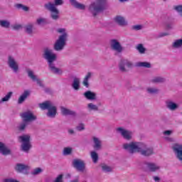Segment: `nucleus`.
<instances>
[{"label": "nucleus", "mask_w": 182, "mask_h": 182, "mask_svg": "<svg viewBox=\"0 0 182 182\" xmlns=\"http://www.w3.org/2000/svg\"><path fill=\"white\" fill-rule=\"evenodd\" d=\"M18 140L22 143L21 147V151L25 153H29V150L32 148V144H31V135L24 134L18 136Z\"/></svg>", "instance_id": "obj_7"}, {"label": "nucleus", "mask_w": 182, "mask_h": 182, "mask_svg": "<svg viewBox=\"0 0 182 182\" xmlns=\"http://www.w3.org/2000/svg\"><path fill=\"white\" fill-rule=\"evenodd\" d=\"M159 92L160 90L155 87H148L146 88V93H148V95H159Z\"/></svg>", "instance_id": "obj_28"}, {"label": "nucleus", "mask_w": 182, "mask_h": 182, "mask_svg": "<svg viewBox=\"0 0 182 182\" xmlns=\"http://www.w3.org/2000/svg\"><path fill=\"white\" fill-rule=\"evenodd\" d=\"M109 45L112 50H114L117 53H122L123 52V46L120 44V42L116 39H112L109 41Z\"/></svg>", "instance_id": "obj_11"}, {"label": "nucleus", "mask_w": 182, "mask_h": 182, "mask_svg": "<svg viewBox=\"0 0 182 182\" xmlns=\"http://www.w3.org/2000/svg\"><path fill=\"white\" fill-rule=\"evenodd\" d=\"M166 140H168V141H173V139L168 138V137H165Z\"/></svg>", "instance_id": "obj_57"}, {"label": "nucleus", "mask_w": 182, "mask_h": 182, "mask_svg": "<svg viewBox=\"0 0 182 182\" xmlns=\"http://www.w3.org/2000/svg\"><path fill=\"white\" fill-rule=\"evenodd\" d=\"M26 73L28 74V77L33 80V82H36L37 85L40 86V87H45V85L42 82L41 79L38 78V76L35 75L33 71L31 69H27Z\"/></svg>", "instance_id": "obj_13"}, {"label": "nucleus", "mask_w": 182, "mask_h": 182, "mask_svg": "<svg viewBox=\"0 0 182 182\" xmlns=\"http://www.w3.org/2000/svg\"><path fill=\"white\" fill-rule=\"evenodd\" d=\"M145 165L146 166V168L151 173H156V171H159V170H160V166L154 163L145 162Z\"/></svg>", "instance_id": "obj_16"}, {"label": "nucleus", "mask_w": 182, "mask_h": 182, "mask_svg": "<svg viewBox=\"0 0 182 182\" xmlns=\"http://www.w3.org/2000/svg\"><path fill=\"white\" fill-rule=\"evenodd\" d=\"M15 8H16V9H22V11H24V12H28V11H29V7H28L22 4H15Z\"/></svg>", "instance_id": "obj_34"}, {"label": "nucleus", "mask_w": 182, "mask_h": 182, "mask_svg": "<svg viewBox=\"0 0 182 182\" xmlns=\"http://www.w3.org/2000/svg\"><path fill=\"white\" fill-rule=\"evenodd\" d=\"M72 166L77 171H80L81 173H85V171H86V164L85 163V161L80 159H73Z\"/></svg>", "instance_id": "obj_9"}, {"label": "nucleus", "mask_w": 182, "mask_h": 182, "mask_svg": "<svg viewBox=\"0 0 182 182\" xmlns=\"http://www.w3.org/2000/svg\"><path fill=\"white\" fill-rule=\"evenodd\" d=\"M92 75H93V73H92L91 72H89L87 73V75H85V77L82 81L83 86H85V87H89V86H90L89 79H90V77H92Z\"/></svg>", "instance_id": "obj_27"}, {"label": "nucleus", "mask_w": 182, "mask_h": 182, "mask_svg": "<svg viewBox=\"0 0 182 182\" xmlns=\"http://www.w3.org/2000/svg\"><path fill=\"white\" fill-rule=\"evenodd\" d=\"M22 28V26H21V24H16L14 26H13V29H14V31H19V29Z\"/></svg>", "instance_id": "obj_47"}, {"label": "nucleus", "mask_w": 182, "mask_h": 182, "mask_svg": "<svg viewBox=\"0 0 182 182\" xmlns=\"http://www.w3.org/2000/svg\"><path fill=\"white\" fill-rule=\"evenodd\" d=\"M164 136H170V135L173 134V131H171V130L164 131Z\"/></svg>", "instance_id": "obj_48"}, {"label": "nucleus", "mask_w": 182, "mask_h": 182, "mask_svg": "<svg viewBox=\"0 0 182 182\" xmlns=\"http://www.w3.org/2000/svg\"><path fill=\"white\" fill-rule=\"evenodd\" d=\"M36 23H37V25H39L40 26L42 25H45V24H46V18H37Z\"/></svg>", "instance_id": "obj_42"}, {"label": "nucleus", "mask_w": 182, "mask_h": 182, "mask_svg": "<svg viewBox=\"0 0 182 182\" xmlns=\"http://www.w3.org/2000/svg\"><path fill=\"white\" fill-rule=\"evenodd\" d=\"M153 180L155 181V182H160L161 181V178L157 176H153Z\"/></svg>", "instance_id": "obj_50"}, {"label": "nucleus", "mask_w": 182, "mask_h": 182, "mask_svg": "<svg viewBox=\"0 0 182 182\" xmlns=\"http://www.w3.org/2000/svg\"><path fill=\"white\" fill-rule=\"evenodd\" d=\"M136 49L139 52V53H141V54L145 53L146 52V49L143 46V44H138L136 46Z\"/></svg>", "instance_id": "obj_43"}, {"label": "nucleus", "mask_w": 182, "mask_h": 182, "mask_svg": "<svg viewBox=\"0 0 182 182\" xmlns=\"http://www.w3.org/2000/svg\"><path fill=\"white\" fill-rule=\"evenodd\" d=\"M21 117L23 119V122H35L36 120V116L31 111H27L21 114Z\"/></svg>", "instance_id": "obj_14"}, {"label": "nucleus", "mask_w": 182, "mask_h": 182, "mask_svg": "<svg viewBox=\"0 0 182 182\" xmlns=\"http://www.w3.org/2000/svg\"><path fill=\"white\" fill-rule=\"evenodd\" d=\"M119 2H121L122 4H123V2H129V0H118Z\"/></svg>", "instance_id": "obj_54"}, {"label": "nucleus", "mask_w": 182, "mask_h": 182, "mask_svg": "<svg viewBox=\"0 0 182 182\" xmlns=\"http://www.w3.org/2000/svg\"><path fill=\"white\" fill-rule=\"evenodd\" d=\"M0 151H1V142H0Z\"/></svg>", "instance_id": "obj_58"}, {"label": "nucleus", "mask_w": 182, "mask_h": 182, "mask_svg": "<svg viewBox=\"0 0 182 182\" xmlns=\"http://www.w3.org/2000/svg\"><path fill=\"white\" fill-rule=\"evenodd\" d=\"M166 28L167 29H173V24H167Z\"/></svg>", "instance_id": "obj_52"}, {"label": "nucleus", "mask_w": 182, "mask_h": 182, "mask_svg": "<svg viewBox=\"0 0 182 182\" xmlns=\"http://www.w3.org/2000/svg\"><path fill=\"white\" fill-rule=\"evenodd\" d=\"M70 182H79V178L72 180V181H70Z\"/></svg>", "instance_id": "obj_55"}, {"label": "nucleus", "mask_w": 182, "mask_h": 182, "mask_svg": "<svg viewBox=\"0 0 182 182\" xmlns=\"http://www.w3.org/2000/svg\"><path fill=\"white\" fill-rule=\"evenodd\" d=\"M88 9L92 16H97L98 14L106 11V0H96L90 4Z\"/></svg>", "instance_id": "obj_5"}, {"label": "nucleus", "mask_w": 182, "mask_h": 182, "mask_svg": "<svg viewBox=\"0 0 182 182\" xmlns=\"http://www.w3.org/2000/svg\"><path fill=\"white\" fill-rule=\"evenodd\" d=\"M28 122L23 121L21 124H19L18 129L20 132H23L26 129V126H28Z\"/></svg>", "instance_id": "obj_38"}, {"label": "nucleus", "mask_w": 182, "mask_h": 182, "mask_svg": "<svg viewBox=\"0 0 182 182\" xmlns=\"http://www.w3.org/2000/svg\"><path fill=\"white\" fill-rule=\"evenodd\" d=\"M122 148L129 154H134V153H140L144 157H150L154 154V149L153 147L149 146L143 142L132 141L125 143L122 145Z\"/></svg>", "instance_id": "obj_1"}, {"label": "nucleus", "mask_w": 182, "mask_h": 182, "mask_svg": "<svg viewBox=\"0 0 182 182\" xmlns=\"http://www.w3.org/2000/svg\"><path fill=\"white\" fill-rule=\"evenodd\" d=\"M173 48L175 49H178V48H181L182 46V39H178L175 41V42L172 45Z\"/></svg>", "instance_id": "obj_36"}, {"label": "nucleus", "mask_w": 182, "mask_h": 182, "mask_svg": "<svg viewBox=\"0 0 182 182\" xmlns=\"http://www.w3.org/2000/svg\"><path fill=\"white\" fill-rule=\"evenodd\" d=\"M7 65L10 69L14 73H19V63H18V61L14 58V56L9 55L8 60H7Z\"/></svg>", "instance_id": "obj_10"}, {"label": "nucleus", "mask_w": 182, "mask_h": 182, "mask_svg": "<svg viewBox=\"0 0 182 182\" xmlns=\"http://www.w3.org/2000/svg\"><path fill=\"white\" fill-rule=\"evenodd\" d=\"M45 92H46V93H49V92H50V89H49V88H46V89H45Z\"/></svg>", "instance_id": "obj_56"}, {"label": "nucleus", "mask_w": 182, "mask_h": 182, "mask_svg": "<svg viewBox=\"0 0 182 182\" xmlns=\"http://www.w3.org/2000/svg\"><path fill=\"white\" fill-rule=\"evenodd\" d=\"M116 132H117V134L121 135V137L124 140L130 141V140H132V139H133V132L129 129H126L124 127L116 128Z\"/></svg>", "instance_id": "obj_8"}, {"label": "nucleus", "mask_w": 182, "mask_h": 182, "mask_svg": "<svg viewBox=\"0 0 182 182\" xmlns=\"http://www.w3.org/2000/svg\"><path fill=\"white\" fill-rule=\"evenodd\" d=\"M168 35H170V33H160L159 35V38H163L164 36H168Z\"/></svg>", "instance_id": "obj_51"}, {"label": "nucleus", "mask_w": 182, "mask_h": 182, "mask_svg": "<svg viewBox=\"0 0 182 182\" xmlns=\"http://www.w3.org/2000/svg\"><path fill=\"white\" fill-rule=\"evenodd\" d=\"M176 159L182 163V144H175L172 147Z\"/></svg>", "instance_id": "obj_15"}, {"label": "nucleus", "mask_w": 182, "mask_h": 182, "mask_svg": "<svg viewBox=\"0 0 182 182\" xmlns=\"http://www.w3.org/2000/svg\"><path fill=\"white\" fill-rule=\"evenodd\" d=\"M65 2L63 0H54V3L48 1L44 4V8L50 12V18L53 21H58L60 18V11L56 6H62Z\"/></svg>", "instance_id": "obj_3"}, {"label": "nucleus", "mask_w": 182, "mask_h": 182, "mask_svg": "<svg viewBox=\"0 0 182 182\" xmlns=\"http://www.w3.org/2000/svg\"><path fill=\"white\" fill-rule=\"evenodd\" d=\"M57 32L63 34L59 36L58 38L55 41V43L53 45V49L56 52H61V50L65 49V46H66V42H68L69 34L66 32L65 28H58Z\"/></svg>", "instance_id": "obj_4"}, {"label": "nucleus", "mask_w": 182, "mask_h": 182, "mask_svg": "<svg viewBox=\"0 0 182 182\" xmlns=\"http://www.w3.org/2000/svg\"><path fill=\"white\" fill-rule=\"evenodd\" d=\"M166 107L168 109V110H171V112H176V110L178 109V104L171 100H168L166 101Z\"/></svg>", "instance_id": "obj_18"}, {"label": "nucleus", "mask_w": 182, "mask_h": 182, "mask_svg": "<svg viewBox=\"0 0 182 182\" xmlns=\"http://www.w3.org/2000/svg\"><path fill=\"white\" fill-rule=\"evenodd\" d=\"M29 95H31V92L28 90H25L23 93L18 97V104L22 105L26 99H28Z\"/></svg>", "instance_id": "obj_25"}, {"label": "nucleus", "mask_w": 182, "mask_h": 182, "mask_svg": "<svg viewBox=\"0 0 182 182\" xmlns=\"http://www.w3.org/2000/svg\"><path fill=\"white\" fill-rule=\"evenodd\" d=\"M43 170L41 168H36L31 171L32 176H38L42 173Z\"/></svg>", "instance_id": "obj_39"}, {"label": "nucleus", "mask_w": 182, "mask_h": 182, "mask_svg": "<svg viewBox=\"0 0 182 182\" xmlns=\"http://www.w3.org/2000/svg\"><path fill=\"white\" fill-rule=\"evenodd\" d=\"M63 154V156H69V155L72 154V148H70V147L64 148Z\"/></svg>", "instance_id": "obj_40"}, {"label": "nucleus", "mask_w": 182, "mask_h": 182, "mask_svg": "<svg viewBox=\"0 0 182 182\" xmlns=\"http://www.w3.org/2000/svg\"><path fill=\"white\" fill-rule=\"evenodd\" d=\"M4 182H19L14 178H6L4 180Z\"/></svg>", "instance_id": "obj_49"}, {"label": "nucleus", "mask_w": 182, "mask_h": 182, "mask_svg": "<svg viewBox=\"0 0 182 182\" xmlns=\"http://www.w3.org/2000/svg\"><path fill=\"white\" fill-rule=\"evenodd\" d=\"M84 96L87 100H96V93L94 92H92L90 90H88L85 92L84 94Z\"/></svg>", "instance_id": "obj_26"}, {"label": "nucleus", "mask_w": 182, "mask_h": 182, "mask_svg": "<svg viewBox=\"0 0 182 182\" xmlns=\"http://www.w3.org/2000/svg\"><path fill=\"white\" fill-rule=\"evenodd\" d=\"M29 166L25 165L23 164H17L15 167V170L18 173H23V171H28L29 170Z\"/></svg>", "instance_id": "obj_22"}, {"label": "nucleus", "mask_w": 182, "mask_h": 182, "mask_svg": "<svg viewBox=\"0 0 182 182\" xmlns=\"http://www.w3.org/2000/svg\"><path fill=\"white\" fill-rule=\"evenodd\" d=\"M90 157L93 161V163L96 164L97 161H99V154L96 151H92L90 152Z\"/></svg>", "instance_id": "obj_33"}, {"label": "nucleus", "mask_w": 182, "mask_h": 182, "mask_svg": "<svg viewBox=\"0 0 182 182\" xmlns=\"http://www.w3.org/2000/svg\"><path fill=\"white\" fill-rule=\"evenodd\" d=\"M151 83H164L166 82V78L163 77H154L151 80Z\"/></svg>", "instance_id": "obj_32"}, {"label": "nucleus", "mask_w": 182, "mask_h": 182, "mask_svg": "<svg viewBox=\"0 0 182 182\" xmlns=\"http://www.w3.org/2000/svg\"><path fill=\"white\" fill-rule=\"evenodd\" d=\"M1 154L3 156H10V154H12V151L5 144L1 143Z\"/></svg>", "instance_id": "obj_21"}, {"label": "nucleus", "mask_w": 182, "mask_h": 182, "mask_svg": "<svg viewBox=\"0 0 182 182\" xmlns=\"http://www.w3.org/2000/svg\"><path fill=\"white\" fill-rule=\"evenodd\" d=\"M100 167L104 173H112V171H113V168L107 164H102Z\"/></svg>", "instance_id": "obj_30"}, {"label": "nucleus", "mask_w": 182, "mask_h": 182, "mask_svg": "<svg viewBox=\"0 0 182 182\" xmlns=\"http://www.w3.org/2000/svg\"><path fill=\"white\" fill-rule=\"evenodd\" d=\"M126 67L129 68V69H132V68H133V63L127 59H122L119 65V70L121 72H127Z\"/></svg>", "instance_id": "obj_12"}, {"label": "nucleus", "mask_w": 182, "mask_h": 182, "mask_svg": "<svg viewBox=\"0 0 182 182\" xmlns=\"http://www.w3.org/2000/svg\"><path fill=\"white\" fill-rule=\"evenodd\" d=\"M69 134H75V130L73 129H68Z\"/></svg>", "instance_id": "obj_53"}, {"label": "nucleus", "mask_w": 182, "mask_h": 182, "mask_svg": "<svg viewBox=\"0 0 182 182\" xmlns=\"http://www.w3.org/2000/svg\"><path fill=\"white\" fill-rule=\"evenodd\" d=\"M174 9L176 12H178L180 16H182V6L181 5L175 6Z\"/></svg>", "instance_id": "obj_44"}, {"label": "nucleus", "mask_w": 182, "mask_h": 182, "mask_svg": "<svg viewBox=\"0 0 182 182\" xmlns=\"http://www.w3.org/2000/svg\"><path fill=\"white\" fill-rule=\"evenodd\" d=\"M70 2L71 5L77 9H81L82 11H85V9H86V6H85V4L77 2L76 0H70Z\"/></svg>", "instance_id": "obj_24"}, {"label": "nucleus", "mask_w": 182, "mask_h": 182, "mask_svg": "<svg viewBox=\"0 0 182 182\" xmlns=\"http://www.w3.org/2000/svg\"><path fill=\"white\" fill-rule=\"evenodd\" d=\"M12 95H14V92H9L7 93V95L1 99V102H8L9 101V99L12 97Z\"/></svg>", "instance_id": "obj_41"}, {"label": "nucleus", "mask_w": 182, "mask_h": 182, "mask_svg": "<svg viewBox=\"0 0 182 182\" xmlns=\"http://www.w3.org/2000/svg\"><path fill=\"white\" fill-rule=\"evenodd\" d=\"M92 140H93V149L95 151H100V149H102V141H100V139H99V138L96 137V136H93L92 137Z\"/></svg>", "instance_id": "obj_19"}, {"label": "nucleus", "mask_w": 182, "mask_h": 182, "mask_svg": "<svg viewBox=\"0 0 182 182\" xmlns=\"http://www.w3.org/2000/svg\"><path fill=\"white\" fill-rule=\"evenodd\" d=\"M132 29H133V31H141L143 26L141 25H134L132 26Z\"/></svg>", "instance_id": "obj_45"}, {"label": "nucleus", "mask_w": 182, "mask_h": 182, "mask_svg": "<svg viewBox=\"0 0 182 182\" xmlns=\"http://www.w3.org/2000/svg\"><path fill=\"white\" fill-rule=\"evenodd\" d=\"M76 129L78 132H82L83 130H85V124H80L78 126L76 127Z\"/></svg>", "instance_id": "obj_46"}, {"label": "nucleus", "mask_w": 182, "mask_h": 182, "mask_svg": "<svg viewBox=\"0 0 182 182\" xmlns=\"http://www.w3.org/2000/svg\"><path fill=\"white\" fill-rule=\"evenodd\" d=\"M87 109L90 110V111H92L93 110L94 112H97L99 111V107H97V105L93 104V103H89L87 104Z\"/></svg>", "instance_id": "obj_35"}, {"label": "nucleus", "mask_w": 182, "mask_h": 182, "mask_svg": "<svg viewBox=\"0 0 182 182\" xmlns=\"http://www.w3.org/2000/svg\"><path fill=\"white\" fill-rule=\"evenodd\" d=\"M136 68H146L150 69L151 68V64L149 62H138L135 64Z\"/></svg>", "instance_id": "obj_29"}, {"label": "nucleus", "mask_w": 182, "mask_h": 182, "mask_svg": "<svg viewBox=\"0 0 182 182\" xmlns=\"http://www.w3.org/2000/svg\"><path fill=\"white\" fill-rule=\"evenodd\" d=\"M60 110L63 116H73V117H76L77 116L76 112L65 108V107H61Z\"/></svg>", "instance_id": "obj_17"}, {"label": "nucleus", "mask_w": 182, "mask_h": 182, "mask_svg": "<svg viewBox=\"0 0 182 182\" xmlns=\"http://www.w3.org/2000/svg\"><path fill=\"white\" fill-rule=\"evenodd\" d=\"M25 32L27 35H32L33 33V24H28L24 27Z\"/></svg>", "instance_id": "obj_31"}, {"label": "nucleus", "mask_w": 182, "mask_h": 182, "mask_svg": "<svg viewBox=\"0 0 182 182\" xmlns=\"http://www.w3.org/2000/svg\"><path fill=\"white\" fill-rule=\"evenodd\" d=\"M1 26L2 28H6V29H8L9 26H11V23L7 20H1Z\"/></svg>", "instance_id": "obj_37"}, {"label": "nucleus", "mask_w": 182, "mask_h": 182, "mask_svg": "<svg viewBox=\"0 0 182 182\" xmlns=\"http://www.w3.org/2000/svg\"><path fill=\"white\" fill-rule=\"evenodd\" d=\"M38 106L41 110H48L46 114L48 117H50L51 119L56 117L58 108L51 101H46L44 102L40 103Z\"/></svg>", "instance_id": "obj_6"}, {"label": "nucleus", "mask_w": 182, "mask_h": 182, "mask_svg": "<svg viewBox=\"0 0 182 182\" xmlns=\"http://www.w3.org/2000/svg\"><path fill=\"white\" fill-rule=\"evenodd\" d=\"M43 58L47 60L48 68L52 73H54L55 75H62V73H63V71H62L60 68H56L55 63H53L57 59V56L55 53H53V50L48 48H45L43 53Z\"/></svg>", "instance_id": "obj_2"}, {"label": "nucleus", "mask_w": 182, "mask_h": 182, "mask_svg": "<svg viewBox=\"0 0 182 182\" xmlns=\"http://www.w3.org/2000/svg\"><path fill=\"white\" fill-rule=\"evenodd\" d=\"M71 86L74 90H76V91L80 90V78L74 77Z\"/></svg>", "instance_id": "obj_23"}, {"label": "nucleus", "mask_w": 182, "mask_h": 182, "mask_svg": "<svg viewBox=\"0 0 182 182\" xmlns=\"http://www.w3.org/2000/svg\"><path fill=\"white\" fill-rule=\"evenodd\" d=\"M114 22L117 23L119 26H127V21L124 19V17L122 16H117L114 18Z\"/></svg>", "instance_id": "obj_20"}]
</instances>
